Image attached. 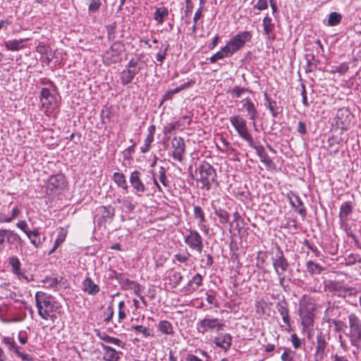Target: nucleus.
I'll return each instance as SVG.
<instances>
[{
	"instance_id": "1",
	"label": "nucleus",
	"mask_w": 361,
	"mask_h": 361,
	"mask_svg": "<svg viewBox=\"0 0 361 361\" xmlns=\"http://www.w3.org/2000/svg\"><path fill=\"white\" fill-rule=\"evenodd\" d=\"M252 35L250 31L239 32L231 38L221 50L212 56L209 60L211 63L218 60L232 56L235 53L244 47L245 44L252 39Z\"/></svg>"
},
{
	"instance_id": "2",
	"label": "nucleus",
	"mask_w": 361,
	"mask_h": 361,
	"mask_svg": "<svg viewBox=\"0 0 361 361\" xmlns=\"http://www.w3.org/2000/svg\"><path fill=\"white\" fill-rule=\"evenodd\" d=\"M36 307L38 314L43 319H51L54 321L56 318V313L59 311L61 305L52 295L42 292L37 291L35 295Z\"/></svg>"
},
{
	"instance_id": "3",
	"label": "nucleus",
	"mask_w": 361,
	"mask_h": 361,
	"mask_svg": "<svg viewBox=\"0 0 361 361\" xmlns=\"http://www.w3.org/2000/svg\"><path fill=\"white\" fill-rule=\"evenodd\" d=\"M349 333L347 336L350 338V343L355 348L353 355L356 360L359 359L361 353V319L355 313L348 315Z\"/></svg>"
},
{
	"instance_id": "4",
	"label": "nucleus",
	"mask_w": 361,
	"mask_h": 361,
	"mask_svg": "<svg viewBox=\"0 0 361 361\" xmlns=\"http://www.w3.org/2000/svg\"><path fill=\"white\" fill-rule=\"evenodd\" d=\"M58 97L57 89L53 90L46 89L40 91L39 97L40 108L46 116H49L58 109L59 106Z\"/></svg>"
},
{
	"instance_id": "5",
	"label": "nucleus",
	"mask_w": 361,
	"mask_h": 361,
	"mask_svg": "<svg viewBox=\"0 0 361 361\" xmlns=\"http://www.w3.org/2000/svg\"><path fill=\"white\" fill-rule=\"evenodd\" d=\"M199 171L203 188L209 190L213 184H215L216 186L219 185L216 170L210 164L205 161L202 162L199 166Z\"/></svg>"
},
{
	"instance_id": "6",
	"label": "nucleus",
	"mask_w": 361,
	"mask_h": 361,
	"mask_svg": "<svg viewBox=\"0 0 361 361\" xmlns=\"http://www.w3.org/2000/svg\"><path fill=\"white\" fill-rule=\"evenodd\" d=\"M125 45L121 41H114L109 49L102 54V61L106 66L118 63L121 61Z\"/></svg>"
},
{
	"instance_id": "7",
	"label": "nucleus",
	"mask_w": 361,
	"mask_h": 361,
	"mask_svg": "<svg viewBox=\"0 0 361 361\" xmlns=\"http://www.w3.org/2000/svg\"><path fill=\"white\" fill-rule=\"evenodd\" d=\"M141 69L138 60L131 59L120 73L121 83L124 86L130 84Z\"/></svg>"
},
{
	"instance_id": "8",
	"label": "nucleus",
	"mask_w": 361,
	"mask_h": 361,
	"mask_svg": "<svg viewBox=\"0 0 361 361\" xmlns=\"http://www.w3.org/2000/svg\"><path fill=\"white\" fill-rule=\"evenodd\" d=\"M229 121L238 135L247 143L252 145V142L253 138L248 130L245 119L243 118L242 116L238 114L231 116Z\"/></svg>"
},
{
	"instance_id": "9",
	"label": "nucleus",
	"mask_w": 361,
	"mask_h": 361,
	"mask_svg": "<svg viewBox=\"0 0 361 361\" xmlns=\"http://www.w3.org/2000/svg\"><path fill=\"white\" fill-rule=\"evenodd\" d=\"M183 238L185 243L191 250L202 252L204 248L203 238L197 231L189 229Z\"/></svg>"
},
{
	"instance_id": "10",
	"label": "nucleus",
	"mask_w": 361,
	"mask_h": 361,
	"mask_svg": "<svg viewBox=\"0 0 361 361\" xmlns=\"http://www.w3.org/2000/svg\"><path fill=\"white\" fill-rule=\"evenodd\" d=\"M142 176L143 173L142 172L135 170L130 173L129 177V182L133 188V192L137 197L143 196L144 193L147 191V185L148 182L145 183L142 179Z\"/></svg>"
},
{
	"instance_id": "11",
	"label": "nucleus",
	"mask_w": 361,
	"mask_h": 361,
	"mask_svg": "<svg viewBox=\"0 0 361 361\" xmlns=\"http://www.w3.org/2000/svg\"><path fill=\"white\" fill-rule=\"evenodd\" d=\"M197 329L200 332L205 333L207 331H221L224 324L217 318H212L205 317L204 319L199 320L197 322Z\"/></svg>"
},
{
	"instance_id": "12",
	"label": "nucleus",
	"mask_w": 361,
	"mask_h": 361,
	"mask_svg": "<svg viewBox=\"0 0 361 361\" xmlns=\"http://www.w3.org/2000/svg\"><path fill=\"white\" fill-rule=\"evenodd\" d=\"M1 342L8 347V350L13 352L22 361H35L32 355L21 350L22 348L16 344L13 338L4 336Z\"/></svg>"
},
{
	"instance_id": "13",
	"label": "nucleus",
	"mask_w": 361,
	"mask_h": 361,
	"mask_svg": "<svg viewBox=\"0 0 361 361\" xmlns=\"http://www.w3.org/2000/svg\"><path fill=\"white\" fill-rule=\"evenodd\" d=\"M66 186V181L65 176L61 173H58L51 176L47 182V190L49 191L50 194H55L59 192Z\"/></svg>"
},
{
	"instance_id": "14",
	"label": "nucleus",
	"mask_w": 361,
	"mask_h": 361,
	"mask_svg": "<svg viewBox=\"0 0 361 361\" xmlns=\"http://www.w3.org/2000/svg\"><path fill=\"white\" fill-rule=\"evenodd\" d=\"M273 267L275 272L280 271H286L288 267V262L285 257L282 249L279 246H276L274 255L271 257Z\"/></svg>"
},
{
	"instance_id": "15",
	"label": "nucleus",
	"mask_w": 361,
	"mask_h": 361,
	"mask_svg": "<svg viewBox=\"0 0 361 361\" xmlns=\"http://www.w3.org/2000/svg\"><path fill=\"white\" fill-rule=\"evenodd\" d=\"M173 152L171 154L173 159L181 162L183 159V155L185 151V145L183 138L181 137H174L171 141Z\"/></svg>"
},
{
	"instance_id": "16",
	"label": "nucleus",
	"mask_w": 361,
	"mask_h": 361,
	"mask_svg": "<svg viewBox=\"0 0 361 361\" xmlns=\"http://www.w3.org/2000/svg\"><path fill=\"white\" fill-rule=\"evenodd\" d=\"M99 216L97 219L99 226H104L107 221H111L115 215V208L111 205L101 206L97 209Z\"/></svg>"
},
{
	"instance_id": "17",
	"label": "nucleus",
	"mask_w": 361,
	"mask_h": 361,
	"mask_svg": "<svg viewBox=\"0 0 361 361\" xmlns=\"http://www.w3.org/2000/svg\"><path fill=\"white\" fill-rule=\"evenodd\" d=\"M328 288L329 290L334 295L342 298L350 296L355 293L354 288L343 286L340 283L336 281L331 282L328 286Z\"/></svg>"
},
{
	"instance_id": "18",
	"label": "nucleus",
	"mask_w": 361,
	"mask_h": 361,
	"mask_svg": "<svg viewBox=\"0 0 361 361\" xmlns=\"http://www.w3.org/2000/svg\"><path fill=\"white\" fill-rule=\"evenodd\" d=\"M329 336L322 331H319L316 336L315 354L326 356L328 352Z\"/></svg>"
},
{
	"instance_id": "19",
	"label": "nucleus",
	"mask_w": 361,
	"mask_h": 361,
	"mask_svg": "<svg viewBox=\"0 0 361 361\" xmlns=\"http://www.w3.org/2000/svg\"><path fill=\"white\" fill-rule=\"evenodd\" d=\"M263 35L267 41L272 42L276 39L275 25L272 18L267 14L262 19Z\"/></svg>"
},
{
	"instance_id": "20",
	"label": "nucleus",
	"mask_w": 361,
	"mask_h": 361,
	"mask_svg": "<svg viewBox=\"0 0 361 361\" xmlns=\"http://www.w3.org/2000/svg\"><path fill=\"white\" fill-rule=\"evenodd\" d=\"M251 145L250 143H248L249 146L253 149H255L257 154L259 157L260 161L265 165V166L268 169L272 168L274 166V163L271 160V159L269 157V156L267 154V153L265 151L264 147L260 145H257L254 140L252 139Z\"/></svg>"
},
{
	"instance_id": "21",
	"label": "nucleus",
	"mask_w": 361,
	"mask_h": 361,
	"mask_svg": "<svg viewBox=\"0 0 361 361\" xmlns=\"http://www.w3.org/2000/svg\"><path fill=\"white\" fill-rule=\"evenodd\" d=\"M96 336L102 340L103 342L102 343L113 344L121 348H125L126 343L122 341L118 338L112 337L108 335L105 331H101L99 329L94 330Z\"/></svg>"
},
{
	"instance_id": "22",
	"label": "nucleus",
	"mask_w": 361,
	"mask_h": 361,
	"mask_svg": "<svg viewBox=\"0 0 361 361\" xmlns=\"http://www.w3.org/2000/svg\"><path fill=\"white\" fill-rule=\"evenodd\" d=\"M100 346L103 350L102 359L104 361H119L121 359V355L122 353L117 351L109 345L105 343H99Z\"/></svg>"
},
{
	"instance_id": "23",
	"label": "nucleus",
	"mask_w": 361,
	"mask_h": 361,
	"mask_svg": "<svg viewBox=\"0 0 361 361\" xmlns=\"http://www.w3.org/2000/svg\"><path fill=\"white\" fill-rule=\"evenodd\" d=\"M241 103L243 105L242 108L247 111L250 120L252 121L253 126L254 127H255V120L258 116V112L255 106V104H254L252 100L249 97L243 99L241 101Z\"/></svg>"
},
{
	"instance_id": "24",
	"label": "nucleus",
	"mask_w": 361,
	"mask_h": 361,
	"mask_svg": "<svg viewBox=\"0 0 361 361\" xmlns=\"http://www.w3.org/2000/svg\"><path fill=\"white\" fill-rule=\"evenodd\" d=\"M265 106L269 110L271 116L276 118L283 111V107L279 106L274 99L271 98L267 92L264 93Z\"/></svg>"
},
{
	"instance_id": "25",
	"label": "nucleus",
	"mask_w": 361,
	"mask_h": 361,
	"mask_svg": "<svg viewBox=\"0 0 361 361\" xmlns=\"http://www.w3.org/2000/svg\"><path fill=\"white\" fill-rule=\"evenodd\" d=\"M213 342L217 347L227 350L231 346L232 336L229 334H219L214 338Z\"/></svg>"
},
{
	"instance_id": "26",
	"label": "nucleus",
	"mask_w": 361,
	"mask_h": 361,
	"mask_svg": "<svg viewBox=\"0 0 361 361\" xmlns=\"http://www.w3.org/2000/svg\"><path fill=\"white\" fill-rule=\"evenodd\" d=\"M27 41V38L8 39L4 42V46L7 51H17L25 47Z\"/></svg>"
},
{
	"instance_id": "27",
	"label": "nucleus",
	"mask_w": 361,
	"mask_h": 361,
	"mask_svg": "<svg viewBox=\"0 0 361 361\" xmlns=\"http://www.w3.org/2000/svg\"><path fill=\"white\" fill-rule=\"evenodd\" d=\"M202 276L200 274H196L184 287L185 292L188 294L192 293L202 285Z\"/></svg>"
},
{
	"instance_id": "28",
	"label": "nucleus",
	"mask_w": 361,
	"mask_h": 361,
	"mask_svg": "<svg viewBox=\"0 0 361 361\" xmlns=\"http://www.w3.org/2000/svg\"><path fill=\"white\" fill-rule=\"evenodd\" d=\"M82 290L90 295H97L99 290V286L94 283L90 277H86L82 281Z\"/></svg>"
},
{
	"instance_id": "29",
	"label": "nucleus",
	"mask_w": 361,
	"mask_h": 361,
	"mask_svg": "<svg viewBox=\"0 0 361 361\" xmlns=\"http://www.w3.org/2000/svg\"><path fill=\"white\" fill-rule=\"evenodd\" d=\"M8 264L11 267V271L18 279H26L27 276L21 272V263L16 256H11L8 258Z\"/></svg>"
},
{
	"instance_id": "30",
	"label": "nucleus",
	"mask_w": 361,
	"mask_h": 361,
	"mask_svg": "<svg viewBox=\"0 0 361 361\" xmlns=\"http://www.w3.org/2000/svg\"><path fill=\"white\" fill-rule=\"evenodd\" d=\"M276 308L280 315L282 317V319L283 322L288 326H290V317H289V310L288 307V304L285 300H282L279 302L276 305Z\"/></svg>"
},
{
	"instance_id": "31",
	"label": "nucleus",
	"mask_w": 361,
	"mask_h": 361,
	"mask_svg": "<svg viewBox=\"0 0 361 361\" xmlns=\"http://www.w3.org/2000/svg\"><path fill=\"white\" fill-rule=\"evenodd\" d=\"M290 199V204L302 217L307 214L306 209L303 205V202L299 196L293 195V199Z\"/></svg>"
},
{
	"instance_id": "32",
	"label": "nucleus",
	"mask_w": 361,
	"mask_h": 361,
	"mask_svg": "<svg viewBox=\"0 0 361 361\" xmlns=\"http://www.w3.org/2000/svg\"><path fill=\"white\" fill-rule=\"evenodd\" d=\"M6 238V243L11 245H14L16 247L22 246L23 240L20 236L12 230H8Z\"/></svg>"
},
{
	"instance_id": "33",
	"label": "nucleus",
	"mask_w": 361,
	"mask_h": 361,
	"mask_svg": "<svg viewBox=\"0 0 361 361\" xmlns=\"http://www.w3.org/2000/svg\"><path fill=\"white\" fill-rule=\"evenodd\" d=\"M112 179L118 188L125 190L126 192L128 191V183L126 179V176L123 173H120V172L114 173Z\"/></svg>"
},
{
	"instance_id": "34",
	"label": "nucleus",
	"mask_w": 361,
	"mask_h": 361,
	"mask_svg": "<svg viewBox=\"0 0 361 361\" xmlns=\"http://www.w3.org/2000/svg\"><path fill=\"white\" fill-rule=\"evenodd\" d=\"M353 207L350 202H343L340 207V220L341 221H346L348 220V216L353 212Z\"/></svg>"
},
{
	"instance_id": "35",
	"label": "nucleus",
	"mask_w": 361,
	"mask_h": 361,
	"mask_svg": "<svg viewBox=\"0 0 361 361\" xmlns=\"http://www.w3.org/2000/svg\"><path fill=\"white\" fill-rule=\"evenodd\" d=\"M158 331L164 335H173V328L171 323L167 320H161L158 324Z\"/></svg>"
},
{
	"instance_id": "36",
	"label": "nucleus",
	"mask_w": 361,
	"mask_h": 361,
	"mask_svg": "<svg viewBox=\"0 0 361 361\" xmlns=\"http://www.w3.org/2000/svg\"><path fill=\"white\" fill-rule=\"evenodd\" d=\"M28 235H26L30 239V243L35 247H39L42 243V241L39 238V231L38 228H35L33 230L28 231Z\"/></svg>"
},
{
	"instance_id": "37",
	"label": "nucleus",
	"mask_w": 361,
	"mask_h": 361,
	"mask_svg": "<svg viewBox=\"0 0 361 361\" xmlns=\"http://www.w3.org/2000/svg\"><path fill=\"white\" fill-rule=\"evenodd\" d=\"M169 16V10L166 7L157 8L154 13V19L158 24H162L164 18Z\"/></svg>"
},
{
	"instance_id": "38",
	"label": "nucleus",
	"mask_w": 361,
	"mask_h": 361,
	"mask_svg": "<svg viewBox=\"0 0 361 361\" xmlns=\"http://www.w3.org/2000/svg\"><path fill=\"white\" fill-rule=\"evenodd\" d=\"M307 63L306 72H312L317 69L318 61L315 59L313 54H307L305 55Z\"/></svg>"
},
{
	"instance_id": "39",
	"label": "nucleus",
	"mask_w": 361,
	"mask_h": 361,
	"mask_svg": "<svg viewBox=\"0 0 361 361\" xmlns=\"http://www.w3.org/2000/svg\"><path fill=\"white\" fill-rule=\"evenodd\" d=\"M63 278L61 276L59 277H47L43 283L46 286L47 288H52L54 290H57L59 288V285Z\"/></svg>"
},
{
	"instance_id": "40",
	"label": "nucleus",
	"mask_w": 361,
	"mask_h": 361,
	"mask_svg": "<svg viewBox=\"0 0 361 361\" xmlns=\"http://www.w3.org/2000/svg\"><path fill=\"white\" fill-rule=\"evenodd\" d=\"M269 0H257L252 9L254 14L259 15L260 11L267 10L269 6Z\"/></svg>"
},
{
	"instance_id": "41",
	"label": "nucleus",
	"mask_w": 361,
	"mask_h": 361,
	"mask_svg": "<svg viewBox=\"0 0 361 361\" xmlns=\"http://www.w3.org/2000/svg\"><path fill=\"white\" fill-rule=\"evenodd\" d=\"M131 331H135L137 334H142L143 338L152 337L153 334H152V330L146 326H143L142 325H135L132 326Z\"/></svg>"
},
{
	"instance_id": "42",
	"label": "nucleus",
	"mask_w": 361,
	"mask_h": 361,
	"mask_svg": "<svg viewBox=\"0 0 361 361\" xmlns=\"http://www.w3.org/2000/svg\"><path fill=\"white\" fill-rule=\"evenodd\" d=\"M116 279L124 290H129L131 283L134 282V281L125 277L122 274H116Z\"/></svg>"
},
{
	"instance_id": "43",
	"label": "nucleus",
	"mask_w": 361,
	"mask_h": 361,
	"mask_svg": "<svg viewBox=\"0 0 361 361\" xmlns=\"http://www.w3.org/2000/svg\"><path fill=\"white\" fill-rule=\"evenodd\" d=\"M342 19V16L338 12H331L329 15L328 18V25L336 26L338 25Z\"/></svg>"
},
{
	"instance_id": "44",
	"label": "nucleus",
	"mask_w": 361,
	"mask_h": 361,
	"mask_svg": "<svg viewBox=\"0 0 361 361\" xmlns=\"http://www.w3.org/2000/svg\"><path fill=\"white\" fill-rule=\"evenodd\" d=\"M245 92H252V91L247 88L234 86L232 89L229 90L228 93H230L233 98H239Z\"/></svg>"
},
{
	"instance_id": "45",
	"label": "nucleus",
	"mask_w": 361,
	"mask_h": 361,
	"mask_svg": "<svg viewBox=\"0 0 361 361\" xmlns=\"http://www.w3.org/2000/svg\"><path fill=\"white\" fill-rule=\"evenodd\" d=\"M85 1L88 7L89 13H93L97 12L99 9V8L102 5L101 0H85Z\"/></svg>"
},
{
	"instance_id": "46",
	"label": "nucleus",
	"mask_w": 361,
	"mask_h": 361,
	"mask_svg": "<svg viewBox=\"0 0 361 361\" xmlns=\"http://www.w3.org/2000/svg\"><path fill=\"white\" fill-rule=\"evenodd\" d=\"M214 214L219 218V222L226 224L229 221L228 213L224 209H215Z\"/></svg>"
},
{
	"instance_id": "47",
	"label": "nucleus",
	"mask_w": 361,
	"mask_h": 361,
	"mask_svg": "<svg viewBox=\"0 0 361 361\" xmlns=\"http://www.w3.org/2000/svg\"><path fill=\"white\" fill-rule=\"evenodd\" d=\"M302 324L306 329L312 328L314 325L313 315L310 313L304 314L302 317Z\"/></svg>"
},
{
	"instance_id": "48",
	"label": "nucleus",
	"mask_w": 361,
	"mask_h": 361,
	"mask_svg": "<svg viewBox=\"0 0 361 361\" xmlns=\"http://www.w3.org/2000/svg\"><path fill=\"white\" fill-rule=\"evenodd\" d=\"M129 290H133L134 293L140 298V300L143 302V304L145 305H147V302H146L145 298L141 295V291H142L141 286L138 283H137L136 281L131 283V286H130Z\"/></svg>"
},
{
	"instance_id": "49",
	"label": "nucleus",
	"mask_w": 361,
	"mask_h": 361,
	"mask_svg": "<svg viewBox=\"0 0 361 361\" xmlns=\"http://www.w3.org/2000/svg\"><path fill=\"white\" fill-rule=\"evenodd\" d=\"M116 23H113L106 26L107 39L109 41H114L116 38Z\"/></svg>"
},
{
	"instance_id": "50",
	"label": "nucleus",
	"mask_w": 361,
	"mask_h": 361,
	"mask_svg": "<svg viewBox=\"0 0 361 361\" xmlns=\"http://www.w3.org/2000/svg\"><path fill=\"white\" fill-rule=\"evenodd\" d=\"M190 257V253L188 250H185L184 252H178L176 254L174 255V259L180 263H185L189 260Z\"/></svg>"
},
{
	"instance_id": "51",
	"label": "nucleus",
	"mask_w": 361,
	"mask_h": 361,
	"mask_svg": "<svg viewBox=\"0 0 361 361\" xmlns=\"http://www.w3.org/2000/svg\"><path fill=\"white\" fill-rule=\"evenodd\" d=\"M295 352L293 351L290 348H285L281 359L282 361H295Z\"/></svg>"
},
{
	"instance_id": "52",
	"label": "nucleus",
	"mask_w": 361,
	"mask_h": 361,
	"mask_svg": "<svg viewBox=\"0 0 361 361\" xmlns=\"http://www.w3.org/2000/svg\"><path fill=\"white\" fill-rule=\"evenodd\" d=\"M360 256L357 254L351 253L345 259V264L347 266H352L359 262Z\"/></svg>"
},
{
	"instance_id": "53",
	"label": "nucleus",
	"mask_w": 361,
	"mask_h": 361,
	"mask_svg": "<svg viewBox=\"0 0 361 361\" xmlns=\"http://www.w3.org/2000/svg\"><path fill=\"white\" fill-rule=\"evenodd\" d=\"M306 265L307 271L311 274H319L322 269L318 264H316L312 261L307 262Z\"/></svg>"
},
{
	"instance_id": "54",
	"label": "nucleus",
	"mask_w": 361,
	"mask_h": 361,
	"mask_svg": "<svg viewBox=\"0 0 361 361\" xmlns=\"http://www.w3.org/2000/svg\"><path fill=\"white\" fill-rule=\"evenodd\" d=\"M166 169L164 166L159 167V180L165 187L169 186V180L166 175Z\"/></svg>"
},
{
	"instance_id": "55",
	"label": "nucleus",
	"mask_w": 361,
	"mask_h": 361,
	"mask_svg": "<svg viewBox=\"0 0 361 361\" xmlns=\"http://www.w3.org/2000/svg\"><path fill=\"white\" fill-rule=\"evenodd\" d=\"M39 84H41L43 87L41 90H56V85L49 80L47 78H42L39 80Z\"/></svg>"
},
{
	"instance_id": "56",
	"label": "nucleus",
	"mask_w": 361,
	"mask_h": 361,
	"mask_svg": "<svg viewBox=\"0 0 361 361\" xmlns=\"http://www.w3.org/2000/svg\"><path fill=\"white\" fill-rule=\"evenodd\" d=\"M117 201L118 203L121 204L130 212L134 210V209L135 208V204H133L131 202L129 197L118 199Z\"/></svg>"
},
{
	"instance_id": "57",
	"label": "nucleus",
	"mask_w": 361,
	"mask_h": 361,
	"mask_svg": "<svg viewBox=\"0 0 361 361\" xmlns=\"http://www.w3.org/2000/svg\"><path fill=\"white\" fill-rule=\"evenodd\" d=\"M267 259V254L266 252L260 250L257 252L256 261H257V266H262L266 259Z\"/></svg>"
},
{
	"instance_id": "58",
	"label": "nucleus",
	"mask_w": 361,
	"mask_h": 361,
	"mask_svg": "<svg viewBox=\"0 0 361 361\" xmlns=\"http://www.w3.org/2000/svg\"><path fill=\"white\" fill-rule=\"evenodd\" d=\"M332 73H338L340 74L345 73L348 70V64L347 63H342L337 66L333 67Z\"/></svg>"
},
{
	"instance_id": "59",
	"label": "nucleus",
	"mask_w": 361,
	"mask_h": 361,
	"mask_svg": "<svg viewBox=\"0 0 361 361\" xmlns=\"http://www.w3.org/2000/svg\"><path fill=\"white\" fill-rule=\"evenodd\" d=\"M199 220L198 221V226L200 229L206 235L209 233V227L205 224L206 222V218L205 216H202V217H200L197 219Z\"/></svg>"
},
{
	"instance_id": "60",
	"label": "nucleus",
	"mask_w": 361,
	"mask_h": 361,
	"mask_svg": "<svg viewBox=\"0 0 361 361\" xmlns=\"http://www.w3.org/2000/svg\"><path fill=\"white\" fill-rule=\"evenodd\" d=\"M183 280V276L180 272L175 271L171 277V281L174 283V286L180 284Z\"/></svg>"
},
{
	"instance_id": "61",
	"label": "nucleus",
	"mask_w": 361,
	"mask_h": 361,
	"mask_svg": "<svg viewBox=\"0 0 361 361\" xmlns=\"http://www.w3.org/2000/svg\"><path fill=\"white\" fill-rule=\"evenodd\" d=\"M290 341L295 349L300 348L302 343V341L295 334L290 336Z\"/></svg>"
},
{
	"instance_id": "62",
	"label": "nucleus",
	"mask_w": 361,
	"mask_h": 361,
	"mask_svg": "<svg viewBox=\"0 0 361 361\" xmlns=\"http://www.w3.org/2000/svg\"><path fill=\"white\" fill-rule=\"evenodd\" d=\"M16 226L20 228L22 231H23L26 235H28V231L30 229L28 228V226L27 222L25 220H20L16 224Z\"/></svg>"
},
{
	"instance_id": "63",
	"label": "nucleus",
	"mask_w": 361,
	"mask_h": 361,
	"mask_svg": "<svg viewBox=\"0 0 361 361\" xmlns=\"http://www.w3.org/2000/svg\"><path fill=\"white\" fill-rule=\"evenodd\" d=\"M346 234L348 237L351 238L355 243V245L359 249H361V243L357 240L355 234L353 233V232L351 231L350 228H346L345 230Z\"/></svg>"
},
{
	"instance_id": "64",
	"label": "nucleus",
	"mask_w": 361,
	"mask_h": 361,
	"mask_svg": "<svg viewBox=\"0 0 361 361\" xmlns=\"http://www.w3.org/2000/svg\"><path fill=\"white\" fill-rule=\"evenodd\" d=\"M19 342L24 345L27 342V333L25 331H20L18 334Z\"/></svg>"
}]
</instances>
